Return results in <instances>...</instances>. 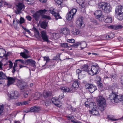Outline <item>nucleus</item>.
I'll return each mask as SVG.
<instances>
[{"mask_svg":"<svg viewBox=\"0 0 123 123\" xmlns=\"http://www.w3.org/2000/svg\"><path fill=\"white\" fill-rule=\"evenodd\" d=\"M23 62L24 65V64L29 65L34 67V68L35 67H36V62L32 59H28L25 60H23Z\"/></svg>","mask_w":123,"mask_h":123,"instance_id":"6e6552de","label":"nucleus"},{"mask_svg":"<svg viewBox=\"0 0 123 123\" xmlns=\"http://www.w3.org/2000/svg\"><path fill=\"white\" fill-rule=\"evenodd\" d=\"M60 89L63 92H72V89L70 87L69 88L67 87H61Z\"/></svg>","mask_w":123,"mask_h":123,"instance_id":"6ab92c4d","label":"nucleus"},{"mask_svg":"<svg viewBox=\"0 0 123 123\" xmlns=\"http://www.w3.org/2000/svg\"><path fill=\"white\" fill-rule=\"evenodd\" d=\"M47 11V10L45 9L42 10H40L38 12H39L40 14H43L45 13Z\"/></svg>","mask_w":123,"mask_h":123,"instance_id":"49530a36","label":"nucleus"},{"mask_svg":"<svg viewBox=\"0 0 123 123\" xmlns=\"http://www.w3.org/2000/svg\"><path fill=\"white\" fill-rule=\"evenodd\" d=\"M89 108L91 110L89 111V112L90 114L93 115H99L95 103L91 102L89 105Z\"/></svg>","mask_w":123,"mask_h":123,"instance_id":"7ed1b4c3","label":"nucleus"},{"mask_svg":"<svg viewBox=\"0 0 123 123\" xmlns=\"http://www.w3.org/2000/svg\"><path fill=\"white\" fill-rule=\"evenodd\" d=\"M43 97L46 98L52 96L53 94L51 92L45 91L43 92Z\"/></svg>","mask_w":123,"mask_h":123,"instance_id":"412c9836","label":"nucleus"},{"mask_svg":"<svg viewBox=\"0 0 123 123\" xmlns=\"http://www.w3.org/2000/svg\"><path fill=\"white\" fill-rule=\"evenodd\" d=\"M115 12L116 13H123V6L119 5L117 6L116 8Z\"/></svg>","mask_w":123,"mask_h":123,"instance_id":"a211bd4d","label":"nucleus"},{"mask_svg":"<svg viewBox=\"0 0 123 123\" xmlns=\"http://www.w3.org/2000/svg\"><path fill=\"white\" fill-rule=\"evenodd\" d=\"M109 27L111 29L115 30H118L123 28V26L121 25H111Z\"/></svg>","mask_w":123,"mask_h":123,"instance_id":"cd10ccee","label":"nucleus"},{"mask_svg":"<svg viewBox=\"0 0 123 123\" xmlns=\"http://www.w3.org/2000/svg\"><path fill=\"white\" fill-rule=\"evenodd\" d=\"M31 30L34 31L35 37L37 38H39L40 37V36L39 32L38 30L36 27H33Z\"/></svg>","mask_w":123,"mask_h":123,"instance_id":"4be33fe9","label":"nucleus"},{"mask_svg":"<svg viewBox=\"0 0 123 123\" xmlns=\"http://www.w3.org/2000/svg\"><path fill=\"white\" fill-rule=\"evenodd\" d=\"M44 60L46 61V63H47L50 61V59L48 57L44 56L43 57Z\"/></svg>","mask_w":123,"mask_h":123,"instance_id":"de8ad7c7","label":"nucleus"},{"mask_svg":"<svg viewBox=\"0 0 123 123\" xmlns=\"http://www.w3.org/2000/svg\"><path fill=\"white\" fill-rule=\"evenodd\" d=\"M25 51L23 52H22L20 53V55L23 58L25 59H26L29 57L26 53L28 54L29 52L26 50H25Z\"/></svg>","mask_w":123,"mask_h":123,"instance_id":"bb28decb","label":"nucleus"},{"mask_svg":"<svg viewBox=\"0 0 123 123\" xmlns=\"http://www.w3.org/2000/svg\"><path fill=\"white\" fill-rule=\"evenodd\" d=\"M61 46L63 48H66L68 47V43H63L61 44Z\"/></svg>","mask_w":123,"mask_h":123,"instance_id":"e433bc0d","label":"nucleus"},{"mask_svg":"<svg viewBox=\"0 0 123 123\" xmlns=\"http://www.w3.org/2000/svg\"><path fill=\"white\" fill-rule=\"evenodd\" d=\"M102 11L100 10H97L94 13L97 19H99L100 21H102L104 19V16L102 15Z\"/></svg>","mask_w":123,"mask_h":123,"instance_id":"423d86ee","label":"nucleus"},{"mask_svg":"<svg viewBox=\"0 0 123 123\" xmlns=\"http://www.w3.org/2000/svg\"><path fill=\"white\" fill-rule=\"evenodd\" d=\"M109 96L111 98V101L113 103L119 102L123 100V95H118L116 92L113 91H112Z\"/></svg>","mask_w":123,"mask_h":123,"instance_id":"f257e3e1","label":"nucleus"},{"mask_svg":"<svg viewBox=\"0 0 123 123\" xmlns=\"http://www.w3.org/2000/svg\"><path fill=\"white\" fill-rule=\"evenodd\" d=\"M22 28L24 29V30L28 32V33L30 34L31 33L30 31L29 30L27 29L26 28L23 26H22Z\"/></svg>","mask_w":123,"mask_h":123,"instance_id":"6e6d98bb","label":"nucleus"},{"mask_svg":"<svg viewBox=\"0 0 123 123\" xmlns=\"http://www.w3.org/2000/svg\"><path fill=\"white\" fill-rule=\"evenodd\" d=\"M17 105H23L22 102H19L17 103Z\"/></svg>","mask_w":123,"mask_h":123,"instance_id":"774afa93","label":"nucleus"},{"mask_svg":"<svg viewBox=\"0 0 123 123\" xmlns=\"http://www.w3.org/2000/svg\"><path fill=\"white\" fill-rule=\"evenodd\" d=\"M29 93L28 92H25L24 93L23 96L24 98L28 97L29 96Z\"/></svg>","mask_w":123,"mask_h":123,"instance_id":"37998d69","label":"nucleus"},{"mask_svg":"<svg viewBox=\"0 0 123 123\" xmlns=\"http://www.w3.org/2000/svg\"><path fill=\"white\" fill-rule=\"evenodd\" d=\"M61 33L65 35L68 34L69 32V30L68 28H64L61 29Z\"/></svg>","mask_w":123,"mask_h":123,"instance_id":"c85d7f7f","label":"nucleus"},{"mask_svg":"<svg viewBox=\"0 0 123 123\" xmlns=\"http://www.w3.org/2000/svg\"><path fill=\"white\" fill-rule=\"evenodd\" d=\"M25 19L21 17L20 19L19 23L20 24H22L25 22Z\"/></svg>","mask_w":123,"mask_h":123,"instance_id":"8fccbe9b","label":"nucleus"},{"mask_svg":"<svg viewBox=\"0 0 123 123\" xmlns=\"http://www.w3.org/2000/svg\"><path fill=\"white\" fill-rule=\"evenodd\" d=\"M51 35L52 38L55 39H56L57 38L56 35H58V34L55 33H52L51 34Z\"/></svg>","mask_w":123,"mask_h":123,"instance_id":"79ce46f5","label":"nucleus"},{"mask_svg":"<svg viewBox=\"0 0 123 123\" xmlns=\"http://www.w3.org/2000/svg\"><path fill=\"white\" fill-rule=\"evenodd\" d=\"M16 6L17 9L16 11V13L19 14L21 13L22 9L24 8V5L22 3H19Z\"/></svg>","mask_w":123,"mask_h":123,"instance_id":"f8f14e48","label":"nucleus"},{"mask_svg":"<svg viewBox=\"0 0 123 123\" xmlns=\"http://www.w3.org/2000/svg\"><path fill=\"white\" fill-rule=\"evenodd\" d=\"M35 106H33L31 107L30 109V111L31 112H35Z\"/></svg>","mask_w":123,"mask_h":123,"instance_id":"e2e57ef3","label":"nucleus"},{"mask_svg":"<svg viewBox=\"0 0 123 123\" xmlns=\"http://www.w3.org/2000/svg\"><path fill=\"white\" fill-rule=\"evenodd\" d=\"M67 107L69 110L71 109L72 108V106L71 105H68Z\"/></svg>","mask_w":123,"mask_h":123,"instance_id":"338daca9","label":"nucleus"},{"mask_svg":"<svg viewBox=\"0 0 123 123\" xmlns=\"http://www.w3.org/2000/svg\"><path fill=\"white\" fill-rule=\"evenodd\" d=\"M41 95L42 94L41 93L36 92L35 94L34 98L36 99H38L40 97Z\"/></svg>","mask_w":123,"mask_h":123,"instance_id":"2f4dec72","label":"nucleus"},{"mask_svg":"<svg viewBox=\"0 0 123 123\" xmlns=\"http://www.w3.org/2000/svg\"><path fill=\"white\" fill-rule=\"evenodd\" d=\"M19 96L18 92L17 91H12L9 97L11 99H16Z\"/></svg>","mask_w":123,"mask_h":123,"instance_id":"4468645a","label":"nucleus"},{"mask_svg":"<svg viewBox=\"0 0 123 123\" xmlns=\"http://www.w3.org/2000/svg\"><path fill=\"white\" fill-rule=\"evenodd\" d=\"M87 44L85 42H83L81 43V44L80 45L81 46V48L83 49L86 47L87 46Z\"/></svg>","mask_w":123,"mask_h":123,"instance_id":"58836bf2","label":"nucleus"},{"mask_svg":"<svg viewBox=\"0 0 123 123\" xmlns=\"http://www.w3.org/2000/svg\"><path fill=\"white\" fill-rule=\"evenodd\" d=\"M92 70H84L82 71L81 70H77L76 72L78 74V79H80V78L83 77L84 74H83L82 75L81 74H83L84 72H87L91 76L94 75V74L92 73Z\"/></svg>","mask_w":123,"mask_h":123,"instance_id":"20e7f679","label":"nucleus"},{"mask_svg":"<svg viewBox=\"0 0 123 123\" xmlns=\"http://www.w3.org/2000/svg\"><path fill=\"white\" fill-rule=\"evenodd\" d=\"M18 86L20 89L21 90L25 89L28 87L26 83L22 81H20L19 83Z\"/></svg>","mask_w":123,"mask_h":123,"instance_id":"2eb2a0df","label":"nucleus"},{"mask_svg":"<svg viewBox=\"0 0 123 123\" xmlns=\"http://www.w3.org/2000/svg\"><path fill=\"white\" fill-rule=\"evenodd\" d=\"M40 16L41 14L40 12L38 11L33 13L32 16L35 20L37 22L39 20Z\"/></svg>","mask_w":123,"mask_h":123,"instance_id":"f3484780","label":"nucleus"},{"mask_svg":"<svg viewBox=\"0 0 123 123\" xmlns=\"http://www.w3.org/2000/svg\"><path fill=\"white\" fill-rule=\"evenodd\" d=\"M15 62L14 63V65L13 68V69H15L17 67L18 64L19 65L20 68L23 67L25 68H28L26 65H24L23 60L21 59H18L16 60Z\"/></svg>","mask_w":123,"mask_h":123,"instance_id":"39448f33","label":"nucleus"},{"mask_svg":"<svg viewBox=\"0 0 123 123\" xmlns=\"http://www.w3.org/2000/svg\"><path fill=\"white\" fill-rule=\"evenodd\" d=\"M98 109L101 111H103L104 109V107L106 106V105H99Z\"/></svg>","mask_w":123,"mask_h":123,"instance_id":"4c0bfd02","label":"nucleus"},{"mask_svg":"<svg viewBox=\"0 0 123 123\" xmlns=\"http://www.w3.org/2000/svg\"><path fill=\"white\" fill-rule=\"evenodd\" d=\"M97 101L98 105H106L105 100L103 97H98L97 98Z\"/></svg>","mask_w":123,"mask_h":123,"instance_id":"9b49d317","label":"nucleus"},{"mask_svg":"<svg viewBox=\"0 0 123 123\" xmlns=\"http://www.w3.org/2000/svg\"><path fill=\"white\" fill-rule=\"evenodd\" d=\"M86 89H87L88 91L91 93L97 90L96 86H94L92 84H86L85 86Z\"/></svg>","mask_w":123,"mask_h":123,"instance_id":"1a4fd4ad","label":"nucleus"},{"mask_svg":"<svg viewBox=\"0 0 123 123\" xmlns=\"http://www.w3.org/2000/svg\"><path fill=\"white\" fill-rule=\"evenodd\" d=\"M104 20L105 22L109 23H111L112 21V18L110 17H108Z\"/></svg>","mask_w":123,"mask_h":123,"instance_id":"7c9ffc66","label":"nucleus"},{"mask_svg":"<svg viewBox=\"0 0 123 123\" xmlns=\"http://www.w3.org/2000/svg\"><path fill=\"white\" fill-rule=\"evenodd\" d=\"M114 37V35L113 34L111 33L110 35L108 36V37L111 38H113Z\"/></svg>","mask_w":123,"mask_h":123,"instance_id":"052dcab7","label":"nucleus"},{"mask_svg":"<svg viewBox=\"0 0 123 123\" xmlns=\"http://www.w3.org/2000/svg\"><path fill=\"white\" fill-rule=\"evenodd\" d=\"M2 76V79H4L7 80L8 83L7 85L8 86L12 84L15 81L16 79L15 78L7 77L3 73Z\"/></svg>","mask_w":123,"mask_h":123,"instance_id":"0eeeda50","label":"nucleus"},{"mask_svg":"<svg viewBox=\"0 0 123 123\" xmlns=\"http://www.w3.org/2000/svg\"><path fill=\"white\" fill-rule=\"evenodd\" d=\"M91 69L92 68L93 69H98L99 67L98 64L96 63H94L91 66Z\"/></svg>","mask_w":123,"mask_h":123,"instance_id":"f704fd0d","label":"nucleus"},{"mask_svg":"<svg viewBox=\"0 0 123 123\" xmlns=\"http://www.w3.org/2000/svg\"><path fill=\"white\" fill-rule=\"evenodd\" d=\"M59 59V57H58L57 55L54 57L53 59V60H57Z\"/></svg>","mask_w":123,"mask_h":123,"instance_id":"69168bd1","label":"nucleus"},{"mask_svg":"<svg viewBox=\"0 0 123 123\" xmlns=\"http://www.w3.org/2000/svg\"><path fill=\"white\" fill-rule=\"evenodd\" d=\"M88 67L87 65L85 64L83 66L82 68L83 69H88Z\"/></svg>","mask_w":123,"mask_h":123,"instance_id":"5fc2aeb1","label":"nucleus"},{"mask_svg":"<svg viewBox=\"0 0 123 123\" xmlns=\"http://www.w3.org/2000/svg\"><path fill=\"white\" fill-rule=\"evenodd\" d=\"M91 22L97 24V21L95 19L93 18H92L91 19Z\"/></svg>","mask_w":123,"mask_h":123,"instance_id":"13d9d810","label":"nucleus"},{"mask_svg":"<svg viewBox=\"0 0 123 123\" xmlns=\"http://www.w3.org/2000/svg\"><path fill=\"white\" fill-rule=\"evenodd\" d=\"M84 0H76L77 3H78L80 5H82L84 3Z\"/></svg>","mask_w":123,"mask_h":123,"instance_id":"a19ab883","label":"nucleus"},{"mask_svg":"<svg viewBox=\"0 0 123 123\" xmlns=\"http://www.w3.org/2000/svg\"><path fill=\"white\" fill-rule=\"evenodd\" d=\"M49 12L51 13L55 17V18L57 20L61 18V17L59 15V13L56 12H55V9H54L53 7H51L49 9Z\"/></svg>","mask_w":123,"mask_h":123,"instance_id":"9d476101","label":"nucleus"},{"mask_svg":"<svg viewBox=\"0 0 123 123\" xmlns=\"http://www.w3.org/2000/svg\"><path fill=\"white\" fill-rule=\"evenodd\" d=\"M40 25L41 28L44 29H45L47 26L46 22L43 21L41 23Z\"/></svg>","mask_w":123,"mask_h":123,"instance_id":"473e14b6","label":"nucleus"},{"mask_svg":"<svg viewBox=\"0 0 123 123\" xmlns=\"http://www.w3.org/2000/svg\"><path fill=\"white\" fill-rule=\"evenodd\" d=\"M26 18L29 21H31V18L29 16H27Z\"/></svg>","mask_w":123,"mask_h":123,"instance_id":"0e129e2a","label":"nucleus"},{"mask_svg":"<svg viewBox=\"0 0 123 123\" xmlns=\"http://www.w3.org/2000/svg\"><path fill=\"white\" fill-rule=\"evenodd\" d=\"M9 67L11 69L12 68L13 63L11 61H9Z\"/></svg>","mask_w":123,"mask_h":123,"instance_id":"864d4df0","label":"nucleus"},{"mask_svg":"<svg viewBox=\"0 0 123 123\" xmlns=\"http://www.w3.org/2000/svg\"><path fill=\"white\" fill-rule=\"evenodd\" d=\"M35 112H37L39 111L40 109V108L38 107H36V106H35Z\"/></svg>","mask_w":123,"mask_h":123,"instance_id":"09e8293b","label":"nucleus"},{"mask_svg":"<svg viewBox=\"0 0 123 123\" xmlns=\"http://www.w3.org/2000/svg\"><path fill=\"white\" fill-rule=\"evenodd\" d=\"M67 42L69 43H74L75 42V40L73 39H68Z\"/></svg>","mask_w":123,"mask_h":123,"instance_id":"c03bdc74","label":"nucleus"},{"mask_svg":"<svg viewBox=\"0 0 123 123\" xmlns=\"http://www.w3.org/2000/svg\"><path fill=\"white\" fill-rule=\"evenodd\" d=\"M5 50L3 49L0 48V57H2L5 55L4 52H5Z\"/></svg>","mask_w":123,"mask_h":123,"instance_id":"72a5a7b5","label":"nucleus"},{"mask_svg":"<svg viewBox=\"0 0 123 123\" xmlns=\"http://www.w3.org/2000/svg\"><path fill=\"white\" fill-rule=\"evenodd\" d=\"M70 11L73 13V14H75L77 12V10L75 8H73Z\"/></svg>","mask_w":123,"mask_h":123,"instance_id":"3c124183","label":"nucleus"},{"mask_svg":"<svg viewBox=\"0 0 123 123\" xmlns=\"http://www.w3.org/2000/svg\"><path fill=\"white\" fill-rule=\"evenodd\" d=\"M80 30L77 28H74L72 29L71 33L72 35H77L80 34Z\"/></svg>","mask_w":123,"mask_h":123,"instance_id":"5701e85b","label":"nucleus"},{"mask_svg":"<svg viewBox=\"0 0 123 123\" xmlns=\"http://www.w3.org/2000/svg\"><path fill=\"white\" fill-rule=\"evenodd\" d=\"M52 103L55 105L58 106L59 105L60 102L59 101V99L56 97H54L52 98L51 99Z\"/></svg>","mask_w":123,"mask_h":123,"instance_id":"aec40b11","label":"nucleus"},{"mask_svg":"<svg viewBox=\"0 0 123 123\" xmlns=\"http://www.w3.org/2000/svg\"><path fill=\"white\" fill-rule=\"evenodd\" d=\"M41 33V36L44 41L49 42L48 36L47 35L46 31L45 30L42 31Z\"/></svg>","mask_w":123,"mask_h":123,"instance_id":"ddd939ff","label":"nucleus"},{"mask_svg":"<svg viewBox=\"0 0 123 123\" xmlns=\"http://www.w3.org/2000/svg\"><path fill=\"white\" fill-rule=\"evenodd\" d=\"M43 18H44L47 19H50L51 18L50 17L46 15H43Z\"/></svg>","mask_w":123,"mask_h":123,"instance_id":"bf43d9fd","label":"nucleus"},{"mask_svg":"<svg viewBox=\"0 0 123 123\" xmlns=\"http://www.w3.org/2000/svg\"><path fill=\"white\" fill-rule=\"evenodd\" d=\"M67 117L68 120H71V122L74 123H82L80 121L75 119L74 117L72 116H68Z\"/></svg>","mask_w":123,"mask_h":123,"instance_id":"393cba45","label":"nucleus"},{"mask_svg":"<svg viewBox=\"0 0 123 123\" xmlns=\"http://www.w3.org/2000/svg\"><path fill=\"white\" fill-rule=\"evenodd\" d=\"M117 19L120 20H121L123 19V13H118L117 16Z\"/></svg>","mask_w":123,"mask_h":123,"instance_id":"c9c22d12","label":"nucleus"},{"mask_svg":"<svg viewBox=\"0 0 123 123\" xmlns=\"http://www.w3.org/2000/svg\"><path fill=\"white\" fill-rule=\"evenodd\" d=\"M92 73L94 74V75H95L99 73V70H92Z\"/></svg>","mask_w":123,"mask_h":123,"instance_id":"a18cd8bd","label":"nucleus"},{"mask_svg":"<svg viewBox=\"0 0 123 123\" xmlns=\"http://www.w3.org/2000/svg\"><path fill=\"white\" fill-rule=\"evenodd\" d=\"M107 119L109 120L113 121H116L118 120V119H115L114 118V117L112 115H109L108 116Z\"/></svg>","mask_w":123,"mask_h":123,"instance_id":"c756f323","label":"nucleus"},{"mask_svg":"<svg viewBox=\"0 0 123 123\" xmlns=\"http://www.w3.org/2000/svg\"><path fill=\"white\" fill-rule=\"evenodd\" d=\"M55 2L58 4L61 5L62 2V0H55Z\"/></svg>","mask_w":123,"mask_h":123,"instance_id":"603ef678","label":"nucleus"},{"mask_svg":"<svg viewBox=\"0 0 123 123\" xmlns=\"http://www.w3.org/2000/svg\"><path fill=\"white\" fill-rule=\"evenodd\" d=\"M98 7L102 9L105 13H108L111 11V8L110 5L105 3H102L99 4Z\"/></svg>","mask_w":123,"mask_h":123,"instance_id":"f03ea898","label":"nucleus"},{"mask_svg":"<svg viewBox=\"0 0 123 123\" xmlns=\"http://www.w3.org/2000/svg\"><path fill=\"white\" fill-rule=\"evenodd\" d=\"M81 44V43L80 42H78L74 44H73L71 46H72L76 48L78 46L80 45Z\"/></svg>","mask_w":123,"mask_h":123,"instance_id":"ea45409f","label":"nucleus"},{"mask_svg":"<svg viewBox=\"0 0 123 123\" xmlns=\"http://www.w3.org/2000/svg\"><path fill=\"white\" fill-rule=\"evenodd\" d=\"M3 109V106L2 105H0V114L2 112Z\"/></svg>","mask_w":123,"mask_h":123,"instance_id":"4d7b16f0","label":"nucleus"},{"mask_svg":"<svg viewBox=\"0 0 123 123\" xmlns=\"http://www.w3.org/2000/svg\"><path fill=\"white\" fill-rule=\"evenodd\" d=\"M73 13L70 11L68 13L67 15L66 16V18L68 20H71L73 18L75 14H73Z\"/></svg>","mask_w":123,"mask_h":123,"instance_id":"b1692460","label":"nucleus"},{"mask_svg":"<svg viewBox=\"0 0 123 123\" xmlns=\"http://www.w3.org/2000/svg\"><path fill=\"white\" fill-rule=\"evenodd\" d=\"M35 106H33L31 107L30 109V111L31 112H35Z\"/></svg>","mask_w":123,"mask_h":123,"instance_id":"680f3d73","label":"nucleus"},{"mask_svg":"<svg viewBox=\"0 0 123 123\" xmlns=\"http://www.w3.org/2000/svg\"><path fill=\"white\" fill-rule=\"evenodd\" d=\"M76 23L78 27L79 28H80L83 23V20L82 18L80 17L79 18Z\"/></svg>","mask_w":123,"mask_h":123,"instance_id":"a878e982","label":"nucleus"},{"mask_svg":"<svg viewBox=\"0 0 123 123\" xmlns=\"http://www.w3.org/2000/svg\"><path fill=\"white\" fill-rule=\"evenodd\" d=\"M79 83L77 80L74 81L73 83L72 86L70 87L72 89V91H74L76 88H78L79 87Z\"/></svg>","mask_w":123,"mask_h":123,"instance_id":"dca6fc26","label":"nucleus"}]
</instances>
